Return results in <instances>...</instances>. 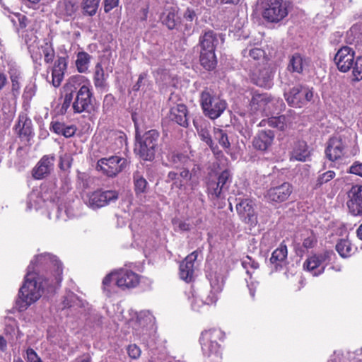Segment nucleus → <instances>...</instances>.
<instances>
[{
  "mask_svg": "<svg viewBox=\"0 0 362 362\" xmlns=\"http://www.w3.org/2000/svg\"><path fill=\"white\" fill-rule=\"evenodd\" d=\"M224 332L219 329H211L202 332L199 341L202 351L208 356L216 353L219 348L218 340H222Z\"/></svg>",
  "mask_w": 362,
  "mask_h": 362,
  "instance_id": "nucleus-10",
  "label": "nucleus"
},
{
  "mask_svg": "<svg viewBox=\"0 0 362 362\" xmlns=\"http://www.w3.org/2000/svg\"><path fill=\"white\" fill-rule=\"evenodd\" d=\"M345 144L341 136H333L329 140L325 150L326 156L334 161L340 158L344 154Z\"/></svg>",
  "mask_w": 362,
  "mask_h": 362,
  "instance_id": "nucleus-27",
  "label": "nucleus"
},
{
  "mask_svg": "<svg viewBox=\"0 0 362 362\" xmlns=\"http://www.w3.org/2000/svg\"><path fill=\"white\" fill-rule=\"evenodd\" d=\"M26 361L27 362H42L37 353L30 348L26 350Z\"/></svg>",
  "mask_w": 362,
  "mask_h": 362,
  "instance_id": "nucleus-60",
  "label": "nucleus"
},
{
  "mask_svg": "<svg viewBox=\"0 0 362 362\" xmlns=\"http://www.w3.org/2000/svg\"><path fill=\"white\" fill-rule=\"evenodd\" d=\"M139 276L126 269L107 274L103 281V288L106 296L110 297L116 292V286L122 289L135 288L139 284Z\"/></svg>",
  "mask_w": 362,
  "mask_h": 362,
  "instance_id": "nucleus-2",
  "label": "nucleus"
},
{
  "mask_svg": "<svg viewBox=\"0 0 362 362\" xmlns=\"http://www.w3.org/2000/svg\"><path fill=\"white\" fill-rule=\"evenodd\" d=\"M161 22L169 30L176 28L180 22V18L177 16V8L170 6L168 8L160 17Z\"/></svg>",
  "mask_w": 362,
  "mask_h": 362,
  "instance_id": "nucleus-30",
  "label": "nucleus"
},
{
  "mask_svg": "<svg viewBox=\"0 0 362 362\" xmlns=\"http://www.w3.org/2000/svg\"><path fill=\"white\" fill-rule=\"evenodd\" d=\"M54 156H44L33 169L32 173L35 179L40 180L47 176L54 168Z\"/></svg>",
  "mask_w": 362,
  "mask_h": 362,
  "instance_id": "nucleus-25",
  "label": "nucleus"
},
{
  "mask_svg": "<svg viewBox=\"0 0 362 362\" xmlns=\"http://www.w3.org/2000/svg\"><path fill=\"white\" fill-rule=\"evenodd\" d=\"M62 266L50 253L35 256L28 267L25 281L20 288L16 305L20 311L26 310L42 296L44 289L54 288L62 280Z\"/></svg>",
  "mask_w": 362,
  "mask_h": 362,
  "instance_id": "nucleus-1",
  "label": "nucleus"
},
{
  "mask_svg": "<svg viewBox=\"0 0 362 362\" xmlns=\"http://www.w3.org/2000/svg\"><path fill=\"white\" fill-rule=\"evenodd\" d=\"M218 43V35L213 30H207L204 32V33L199 37L201 50L215 51Z\"/></svg>",
  "mask_w": 362,
  "mask_h": 362,
  "instance_id": "nucleus-32",
  "label": "nucleus"
},
{
  "mask_svg": "<svg viewBox=\"0 0 362 362\" xmlns=\"http://www.w3.org/2000/svg\"><path fill=\"white\" fill-rule=\"evenodd\" d=\"M118 198L119 193L116 190L98 189L88 194L86 204L90 208L96 209L116 202Z\"/></svg>",
  "mask_w": 362,
  "mask_h": 362,
  "instance_id": "nucleus-9",
  "label": "nucleus"
},
{
  "mask_svg": "<svg viewBox=\"0 0 362 362\" xmlns=\"http://www.w3.org/2000/svg\"><path fill=\"white\" fill-rule=\"evenodd\" d=\"M272 103H274V100L267 93L253 92L249 104L250 114L267 112L270 110L269 105Z\"/></svg>",
  "mask_w": 362,
  "mask_h": 362,
  "instance_id": "nucleus-19",
  "label": "nucleus"
},
{
  "mask_svg": "<svg viewBox=\"0 0 362 362\" xmlns=\"http://www.w3.org/2000/svg\"><path fill=\"white\" fill-rule=\"evenodd\" d=\"M8 17L10 18L11 22L14 26H19L20 28H23L26 26L25 21L26 18L25 16L19 13H11L9 11Z\"/></svg>",
  "mask_w": 362,
  "mask_h": 362,
  "instance_id": "nucleus-52",
  "label": "nucleus"
},
{
  "mask_svg": "<svg viewBox=\"0 0 362 362\" xmlns=\"http://www.w3.org/2000/svg\"><path fill=\"white\" fill-rule=\"evenodd\" d=\"M83 306V302L72 292L67 293L62 301V309L73 308L76 310L78 308Z\"/></svg>",
  "mask_w": 362,
  "mask_h": 362,
  "instance_id": "nucleus-39",
  "label": "nucleus"
},
{
  "mask_svg": "<svg viewBox=\"0 0 362 362\" xmlns=\"http://www.w3.org/2000/svg\"><path fill=\"white\" fill-rule=\"evenodd\" d=\"M101 0H83L81 7L85 15L93 16L96 14Z\"/></svg>",
  "mask_w": 362,
  "mask_h": 362,
  "instance_id": "nucleus-45",
  "label": "nucleus"
},
{
  "mask_svg": "<svg viewBox=\"0 0 362 362\" xmlns=\"http://www.w3.org/2000/svg\"><path fill=\"white\" fill-rule=\"evenodd\" d=\"M201 65L206 70H213L217 64L215 51L201 50L200 52Z\"/></svg>",
  "mask_w": 362,
  "mask_h": 362,
  "instance_id": "nucleus-37",
  "label": "nucleus"
},
{
  "mask_svg": "<svg viewBox=\"0 0 362 362\" xmlns=\"http://www.w3.org/2000/svg\"><path fill=\"white\" fill-rule=\"evenodd\" d=\"M127 163L125 158L114 156L108 158L100 159L97 163L96 168L108 177H115L124 169Z\"/></svg>",
  "mask_w": 362,
  "mask_h": 362,
  "instance_id": "nucleus-13",
  "label": "nucleus"
},
{
  "mask_svg": "<svg viewBox=\"0 0 362 362\" xmlns=\"http://www.w3.org/2000/svg\"><path fill=\"white\" fill-rule=\"evenodd\" d=\"M94 83L96 88L106 87L104 70L100 64H97L95 67Z\"/></svg>",
  "mask_w": 362,
  "mask_h": 362,
  "instance_id": "nucleus-49",
  "label": "nucleus"
},
{
  "mask_svg": "<svg viewBox=\"0 0 362 362\" xmlns=\"http://www.w3.org/2000/svg\"><path fill=\"white\" fill-rule=\"evenodd\" d=\"M317 244V238L311 232L309 235L303 240V246L306 250L313 248Z\"/></svg>",
  "mask_w": 362,
  "mask_h": 362,
  "instance_id": "nucleus-58",
  "label": "nucleus"
},
{
  "mask_svg": "<svg viewBox=\"0 0 362 362\" xmlns=\"http://www.w3.org/2000/svg\"><path fill=\"white\" fill-rule=\"evenodd\" d=\"M10 78L12 83V92L14 95L19 93L21 89V71L15 66H12L9 69Z\"/></svg>",
  "mask_w": 362,
  "mask_h": 362,
  "instance_id": "nucleus-41",
  "label": "nucleus"
},
{
  "mask_svg": "<svg viewBox=\"0 0 362 362\" xmlns=\"http://www.w3.org/2000/svg\"><path fill=\"white\" fill-rule=\"evenodd\" d=\"M180 100L177 95L170 94L167 101V106L170 109L168 117L182 127H187V108L185 105L180 102Z\"/></svg>",
  "mask_w": 362,
  "mask_h": 362,
  "instance_id": "nucleus-8",
  "label": "nucleus"
},
{
  "mask_svg": "<svg viewBox=\"0 0 362 362\" xmlns=\"http://www.w3.org/2000/svg\"><path fill=\"white\" fill-rule=\"evenodd\" d=\"M158 133L156 130H151L144 135V140L136 145V149L139 151L140 156L145 160H151L154 158L158 148Z\"/></svg>",
  "mask_w": 362,
  "mask_h": 362,
  "instance_id": "nucleus-12",
  "label": "nucleus"
},
{
  "mask_svg": "<svg viewBox=\"0 0 362 362\" xmlns=\"http://www.w3.org/2000/svg\"><path fill=\"white\" fill-rule=\"evenodd\" d=\"M210 284L211 290L220 293L223 288V281L221 276L215 275L214 278L210 280Z\"/></svg>",
  "mask_w": 362,
  "mask_h": 362,
  "instance_id": "nucleus-57",
  "label": "nucleus"
},
{
  "mask_svg": "<svg viewBox=\"0 0 362 362\" xmlns=\"http://www.w3.org/2000/svg\"><path fill=\"white\" fill-rule=\"evenodd\" d=\"M119 0H103V7L105 13L110 12L119 4Z\"/></svg>",
  "mask_w": 362,
  "mask_h": 362,
  "instance_id": "nucleus-61",
  "label": "nucleus"
},
{
  "mask_svg": "<svg viewBox=\"0 0 362 362\" xmlns=\"http://www.w3.org/2000/svg\"><path fill=\"white\" fill-rule=\"evenodd\" d=\"M349 172L362 177V163L359 161L354 162L350 166Z\"/></svg>",
  "mask_w": 362,
  "mask_h": 362,
  "instance_id": "nucleus-62",
  "label": "nucleus"
},
{
  "mask_svg": "<svg viewBox=\"0 0 362 362\" xmlns=\"http://www.w3.org/2000/svg\"><path fill=\"white\" fill-rule=\"evenodd\" d=\"M168 159L170 163L175 168L187 166L190 162L189 158L180 153L172 152L168 155Z\"/></svg>",
  "mask_w": 362,
  "mask_h": 362,
  "instance_id": "nucleus-40",
  "label": "nucleus"
},
{
  "mask_svg": "<svg viewBox=\"0 0 362 362\" xmlns=\"http://www.w3.org/2000/svg\"><path fill=\"white\" fill-rule=\"evenodd\" d=\"M313 96V91L308 87L298 86L284 93L288 104L293 107H301L310 102Z\"/></svg>",
  "mask_w": 362,
  "mask_h": 362,
  "instance_id": "nucleus-11",
  "label": "nucleus"
},
{
  "mask_svg": "<svg viewBox=\"0 0 362 362\" xmlns=\"http://www.w3.org/2000/svg\"><path fill=\"white\" fill-rule=\"evenodd\" d=\"M199 252L195 250L187 255L180 264V276L187 281L190 282L194 278L195 262L198 257Z\"/></svg>",
  "mask_w": 362,
  "mask_h": 362,
  "instance_id": "nucleus-23",
  "label": "nucleus"
},
{
  "mask_svg": "<svg viewBox=\"0 0 362 362\" xmlns=\"http://www.w3.org/2000/svg\"><path fill=\"white\" fill-rule=\"evenodd\" d=\"M35 90L33 86H28L25 87L23 93V98L26 100H30L35 95Z\"/></svg>",
  "mask_w": 362,
  "mask_h": 362,
  "instance_id": "nucleus-64",
  "label": "nucleus"
},
{
  "mask_svg": "<svg viewBox=\"0 0 362 362\" xmlns=\"http://www.w3.org/2000/svg\"><path fill=\"white\" fill-rule=\"evenodd\" d=\"M288 251L286 245L281 244L272 254L270 262L272 264H278L284 261L287 257Z\"/></svg>",
  "mask_w": 362,
  "mask_h": 362,
  "instance_id": "nucleus-48",
  "label": "nucleus"
},
{
  "mask_svg": "<svg viewBox=\"0 0 362 362\" xmlns=\"http://www.w3.org/2000/svg\"><path fill=\"white\" fill-rule=\"evenodd\" d=\"M77 10L75 0H62L58 2L56 13L64 21H69Z\"/></svg>",
  "mask_w": 362,
  "mask_h": 362,
  "instance_id": "nucleus-28",
  "label": "nucleus"
},
{
  "mask_svg": "<svg viewBox=\"0 0 362 362\" xmlns=\"http://www.w3.org/2000/svg\"><path fill=\"white\" fill-rule=\"evenodd\" d=\"M16 132L21 136L28 139L32 134V122L25 115H20L15 127Z\"/></svg>",
  "mask_w": 362,
  "mask_h": 362,
  "instance_id": "nucleus-35",
  "label": "nucleus"
},
{
  "mask_svg": "<svg viewBox=\"0 0 362 362\" xmlns=\"http://www.w3.org/2000/svg\"><path fill=\"white\" fill-rule=\"evenodd\" d=\"M264 51L260 48H252L250 49H245L243 51V57L245 58H251L255 61H259L264 57Z\"/></svg>",
  "mask_w": 362,
  "mask_h": 362,
  "instance_id": "nucleus-51",
  "label": "nucleus"
},
{
  "mask_svg": "<svg viewBox=\"0 0 362 362\" xmlns=\"http://www.w3.org/2000/svg\"><path fill=\"white\" fill-rule=\"evenodd\" d=\"M183 18L186 21L190 23L189 24H187L185 27L186 30H189L192 28L193 21L197 19V12L193 8H187L183 13Z\"/></svg>",
  "mask_w": 362,
  "mask_h": 362,
  "instance_id": "nucleus-55",
  "label": "nucleus"
},
{
  "mask_svg": "<svg viewBox=\"0 0 362 362\" xmlns=\"http://www.w3.org/2000/svg\"><path fill=\"white\" fill-rule=\"evenodd\" d=\"M214 137L218 144L226 150H229L230 148V143L226 132L219 128L214 129Z\"/></svg>",
  "mask_w": 362,
  "mask_h": 362,
  "instance_id": "nucleus-44",
  "label": "nucleus"
},
{
  "mask_svg": "<svg viewBox=\"0 0 362 362\" xmlns=\"http://www.w3.org/2000/svg\"><path fill=\"white\" fill-rule=\"evenodd\" d=\"M90 56L85 52H79L76 56V66L78 72L85 73L89 67Z\"/></svg>",
  "mask_w": 362,
  "mask_h": 362,
  "instance_id": "nucleus-43",
  "label": "nucleus"
},
{
  "mask_svg": "<svg viewBox=\"0 0 362 362\" xmlns=\"http://www.w3.org/2000/svg\"><path fill=\"white\" fill-rule=\"evenodd\" d=\"M137 322L144 328L152 327L156 322V317L149 310H142L137 315Z\"/></svg>",
  "mask_w": 362,
  "mask_h": 362,
  "instance_id": "nucleus-42",
  "label": "nucleus"
},
{
  "mask_svg": "<svg viewBox=\"0 0 362 362\" xmlns=\"http://www.w3.org/2000/svg\"><path fill=\"white\" fill-rule=\"evenodd\" d=\"M89 83L90 82L83 76H73L69 78L64 87L65 94H71L74 96V93H77V91L80 90V88H81L83 85Z\"/></svg>",
  "mask_w": 362,
  "mask_h": 362,
  "instance_id": "nucleus-31",
  "label": "nucleus"
},
{
  "mask_svg": "<svg viewBox=\"0 0 362 362\" xmlns=\"http://www.w3.org/2000/svg\"><path fill=\"white\" fill-rule=\"evenodd\" d=\"M293 192L292 185L288 182L270 187L265 194L269 202L281 203L286 201Z\"/></svg>",
  "mask_w": 362,
  "mask_h": 362,
  "instance_id": "nucleus-21",
  "label": "nucleus"
},
{
  "mask_svg": "<svg viewBox=\"0 0 362 362\" xmlns=\"http://www.w3.org/2000/svg\"><path fill=\"white\" fill-rule=\"evenodd\" d=\"M236 211L242 221L251 226L257 223V215L255 204L250 199H236Z\"/></svg>",
  "mask_w": 362,
  "mask_h": 362,
  "instance_id": "nucleus-15",
  "label": "nucleus"
},
{
  "mask_svg": "<svg viewBox=\"0 0 362 362\" xmlns=\"http://www.w3.org/2000/svg\"><path fill=\"white\" fill-rule=\"evenodd\" d=\"M349 212L354 216H362V185H353L347 193Z\"/></svg>",
  "mask_w": 362,
  "mask_h": 362,
  "instance_id": "nucleus-18",
  "label": "nucleus"
},
{
  "mask_svg": "<svg viewBox=\"0 0 362 362\" xmlns=\"http://www.w3.org/2000/svg\"><path fill=\"white\" fill-rule=\"evenodd\" d=\"M73 95L71 94H64V102L62 105V111L66 112L71 103H73Z\"/></svg>",
  "mask_w": 362,
  "mask_h": 362,
  "instance_id": "nucleus-63",
  "label": "nucleus"
},
{
  "mask_svg": "<svg viewBox=\"0 0 362 362\" xmlns=\"http://www.w3.org/2000/svg\"><path fill=\"white\" fill-rule=\"evenodd\" d=\"M193 124L201 140L210 147L214 154L221 153V152L218 150L210 135L211 124L209 122L199 117L194 119Z\"/></svg>",
  "mask_w": 362,
  "mask_h": 362,
  "instance_id": "nucleus-20",
  "label": "nucleus"
},
{
  "mask_svg": "<svg viewBox=\"0 0 362 362\" xmlns=\"http://www.w3.org/2000/svg\"><path fill=\"white\" fill-rule=\"evenodd\" d=\"M355 50L349 46L340 47L334 57V62L338 70L346 73L351 69L354 78L356 81L362 80V56L355 58Z\"/></svg>",
  "mask_w": 362,
  "mask_h": 362,
  "instance_id": "nucleus-3",
  "label": "nucleus"
},
{
  "mask_svg": "<svg viewBox=\"0 0 362 362\" xmlns=\"http://www.w3.org/2000/svg\"><path fill=\"white\" fill-rule=\"evenodd\" d=\"M335 173L333 170H328L320 175L316 180L315 187H320L322 185L332 180L335 177Z\"/></svg>",
  "mask_w": 362,
  "mask_h": 362,
  "instance_id": "nucleus-54",
  "label": "nucleus"
},
{
  "mask_svg": "<svg viewBox=\"0 0 362 362\" xmlns=\"http://www.w3.org/2000/svg\"><path fill=\"white\" fill-rule=\"evenodd\" d=\"M231 174L225 170L215 180H209L207 182L209 196L214 199L224 198L231 184Z\"/></svg>",
  "mask_w": 362,
  "mask_h": 362,
  "instance_id": "nucleus-7",
  "label": "nucleus"
},
{
  "mask_svg": "<svg viewBox=\"0 0 362 362\" xmlns=\"http://www.w3.org/2000/svg\"><path fill=\"white\" fill-rule=\"evenodd\" d=\"M42 52L44 54V60L47 64L52 63L54 57V50L52 43L49 39H45L41 45Z\"/></svg>",
  "mask_w": 362,
  "mask_h": 362,
  "instance_id": "nucleus-47",
  "label": "nucleus"
},
{
  "mask_svg": "<svg viewBox=\"0 0 362 362\" xmlns=\"http://www.w3.org/2000/svg\"><path fill=\"white\" fill-rule=\"evenodd\" d=\"M219 293L211 289L206 296H202V300H200L202 304L212 305L215 304L218 300V294Z\"/></svg>",
  "mask_w": 362,
  "mask_h": 362,
  "instance_id": "nucleus-56",
  "label": "nucleus"
},
{
  "mask_svg": "<svg viewBox=\"0 0 362 362\" xmlns=\"http://www.w3.org/2000/svg\"><path fill=\"white\" fill-rule=\"evenodd\" d=\"M126 135L117 130H110L107 132L105 146L110 153H117L126 146Z\"/></svg>",
  "mask_w": 362,
  "mask_h": 362,
  "instance_id": "nucleus-22",
  "label": "nucleus"
},
{
  "mask_svg": "<svg viewBox=\"0 0 362 362\" xmlns=\"http://www.w3.org/2000/svg\"><path fill=\"white\" fill-rule=\"evenodd\" d=\"M255 67L250 69V78L251 81L259 86L269 88L272 81V72L265 64L255 63Z\"/></svg>",
  "mask_w": 362,
  "mask_h": 362,
  "instance_id": "nucleus-14",
  "label": "nucleus"
},
{
  "mask_svg": "<svg viewBox=\"0 0 362 362\" xmlns=\"http://www.w3.org/2000/svg\"><path fill=\"white\" fill-rule=\"evenodd\" d=\"M199 103L204 115L211 119L218 118L227 107L226 101L209 88L201 92Z\"/></svg>",
  "mask_w": 362,
  "mask_h": 362,
  "instance_id": "nucleus-4",
  "label": "nucleus"
},
{
  "mask_svg": "<svg viewBox=\"0 0 362 362\" xmlns=\"http://www.w3.org/2000/svg\"><path fill=\"white\" fill-rule=\"evenodd\" d=\"M336 250L342 258H347L351 255L352 247L348 240H340L335 246Z\"/></svg>",
  "mask_w": 362,
  "mask_h": 362,
  "instance_id": "nucleus-46",
  "label": "nucleus"
},
{
  "mask_svg": "<svg viewBox=\"0 0 362 362\" xmlns=\"http://www.w3.org/2000/svg\"><path fill=\"white\" fill-rule=\"evenodd\" d=\"M274 137L272 130L259 131L253 138L252 146L257 151H266L272 146Z\"/></svg>",
  "mask_w": 362,
  "mask_h": 362,
  "instance_id": "nucleus-26",
  "label": "nucleus"
},
{
  "mask_svg": "<svg viewBox=\"0 0 362 362\" xmlns=\"http://www.w3.org/2000/svg\"><path fill=\"white\" fill-rule=\"evenodd\" d=\"M310 59L308 57L299 54H293L289 61L288 69L293 72L300 74L303 69L309 65Z\"/></svg>",
  "mask_w": 362,
  "mask_h": 362,
  "instance_id": "nucleus-33",
  "label": "nucleus"
},
{
  "mask_svg": "<svg viewBox=\"0 0 362 362\" xmlns=\"http://www.w3.org/2000/svg\"><path fill=\"white\" fill-rule=\"evenodd\" d=\"M295 118V112L293 110H289L286 115L278 117H272L268 118L267 120H262L259 123V126H265L266 124H267L271 127L284 130L293 123Z\"/></svg>",
  "mask_w": 362,
  "mask_h": 362,
  "instance_id": "nucleus-24",
  "label": "nucleus"
},
{
  "mask_svg": "<svg viewBox=\"0 0 362 362\" xmlns=\"http://www.w3.org/2000/svg\"><path fill=\"white\" fill-rule=\"evenodd\" d=\"M51 131L57 134L62 135L66 138H69L74 135L76 128L74 125H66L59 122H52Z\"/></svg>",
  "mask_w": 362,
  "mask_h": 362,
  "instance_id": "nucleus-36",
  "label": "nucleus"
},
{
  "mask_svg": "<svg viewBox=\"0 0 362 362\" xmlns=\"http://www.w3.org/2000/svg\"><path fill=\"white\" fill-rule=\"evenodd\" d=\"M242 266L246 270V273L250 276V278L252 279V272L250 271L251 269L255 270L259 268V264L255 259H252L250 257L247 256L242 261Z\"/></svg>",
  "mask_w": 362,
  "mask_h": 362,
  "instance_id": "nucleus-53",
  "label": "nucleus"
},
{
  "mask_svg": "<svg viewBox=\"0 0 362 362\" xmlns=\"http://www.w3.org/2000/svg\"><path fill=\"white\" fill-rule=\"evenodd\" d=\"M335 258L336 255L332 250L315 253L306 259L303 263V268L311 272L313 276H319L324 273L326 266Z\"/></svg>",
  "mask_w": 362,
  "mask_h": 362,
  "instance_id": "nucleus-6",
  "label": "nucleus"
},
{
  "mask_svg": "<svg viewBox=\"0 0 362 362\" xmlns=\"http://www.w3.org/2000/svg\"><path fill=\"white\" fill-rule=\"evenodd\" d=\"M133 179L136 192L137 194L144 192L147 186V181L143 177V175L140 172L136 171L134 173Z\"/></svg>",
  "mask_w": 362,
  "mask_h": 362,
  "instance_id": "nucleus-50",
  "label": "nucleus"
},
{
  "mask_svg": "<svg viewBox=\"0 0 362 362\" xmlns=\"http://www.w3.org/2000/svg\"><path fill=\"white\" fill-rule=\"evenodd\" d=\"M67 59L64 57H59L55 61L52 72V84L54 87H58L61 84L67 69Z\"/></svg>",
  "mask_w": 362,
  "mask_h": 362,
  "instance_id": "nucleus-29",
  "label": "nucleus"
},
{
  "mask_svg": "<svg viewBox=\"0 0 362 362\" xmlns=\"http://www.w3.org/2000/svg\"><path fill=\"white\" fill-rule=\"evenodd\" d=\"M54 202L51 199L50 194L47 190L43 188L33 189L28 196L27 199V208L28 211L38 209L48 206L49 204Z\"/></svg>",
  "mask_w": 362,
  "mask_h": 362,
  "instance_id": "nucleus-17",
  "label": "nucleus"
},
{
  "mask_svg": "<svg viewBox=\"0 0 362 362\" xmlns=\"http://www.w3.org/2000/svg\"><path fill=\"white\" fill-rule=\"evenodd\" d=\"M127 352L129 357L134 359L138 358L141 355V350L136 344L129 345Z\"/></svg>",
  "mask_w": 362,
  "mask_h": 362,
  "instance_id": "nucleus-59",
  "label": "nucleus"
},
{
  "mask_svg": "<svg viewBox=\"0 0 362 362\" xmlns=\"http://www.w3.org/2000/svg\"><path fill=\"white\" fill-rule=\"evenodd\" d=\"M262 16L269 23H279L288 15V4L284 0H263Z\"/></svg>",
  "mask_w": 362,
  "mask_h": 362,
  "instance_id": "nucleus-5",
  "label": "nucleus"
},
{
  "mask_svg": "<svg viewBox=\"0 0 362 362\" xmlns=\"http://www.w3.org/2000/svg\"><path fill=\"white\" fill-rule=\"evenodd\" d=\"M310 155V153L308 150L306 142L304 141H299L296 142L293 146L291 152V160L305 161Z\"/></svg>",
  "mask_w": 362,
  "mask_h": 362,
  "instance_id": "nucleus-34",
  "label": "nucleus"
},
{
  "mask_svg": "<svg viewBox=\"0 0 362 362\" xmlns=\"http://www.w3.org/2000/svg\"><path fill=\"white\" fill-rule=\"evenodd\" d=\"M90 83L83 85L77 91L76 98L72 103V108L74 113L89 112L92 107V93L90 91Z\"/></svg>",
  "mask_w": 362,
  "mask_h": 362,
  "instance_id": "nucleus-16",
  "label": "nucleus"
},
{
  "mask_svg": "<svg viewBox=\"0 0 362 362\" xmlns=\"http://www.w3.org/2000/svg\"><path fill=\"white\" fill-rule=\"evenodd\" d=\"M4 334L8 340H13L18 338L19 333L18 327L16 320L11 317H6L4 320Z\"/></svg>",
  "mask_w": 362,
  "mask_h": 362,
  "instance_id": "nucleus-38",
  "label": "nucleus"
}]
</instances>
